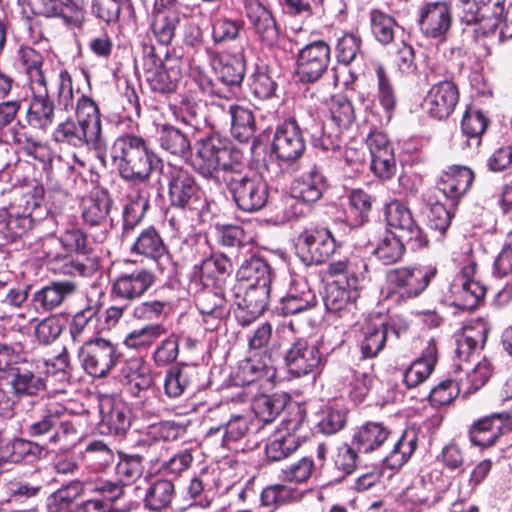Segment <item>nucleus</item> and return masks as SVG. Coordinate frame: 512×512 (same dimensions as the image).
Wrapping results in <instances>:
<instances>
[{
  "mask_svg": "<svg viewBox=\"0 0 512 512\" xmlns=\"http://www.w3.org/2000/svg\"><path fill=\"white\" fill-rule=\"evenodd\" d=\"M250 282L252 285H260L263 282L271 283L270 266L259 257H251L245 260L238 269L236 282Z\"/></svg>",
  "mask_w": 512,
  "mask_h": 512,
  "instance_id": "59",
  "label": "nucleus"
},
{
  "mask_svg": "<svg viewBox=\"0 0 512 512\" xmlns=\"http://www.w3.org/2000/svg\"><path fill=\"white\" fill-rule=\"evenodd\" d=\"M167 332L168 330L164 324L150 323L141 328L132 330L126 335L123 343L130 349L146 350L159 338L166 335Z\"/></svg>",
  "mask_w": 512,
  "mask_h": 512,
  "instance_id": "54",
  "label": "nucleus"
},
{
  "mask_svg": "<svg viewBox=\"0 0 512 512\" xmlns=\"http://www.w3.org/2000/svg\"><path fill=\"white\" fill-rule=\"evenodd\" d=\"M247 16L255 35L267 47H273L279 40L280 30L271 11L258 1L247 7Z\"/></svg>",
  "mask_w": 512,
  "mask_h": 512,
  "instance_id": "32",
  "label": "nucleus"
},
{
  "mask_svg": "<svg viewBox=\"0 0 512 512\" xmlns=\"http://www.w3.org/2000/svg\"><path fill=\"white\" fill-rule=\"evenodd\" d=\"M44 188L41 185L27 187L22 194L15 200V205L23 215L31 216L37 222L47 219V215L52 213L44 205Z\"/></svg>",
  "mask_w": 512,
  "mask_h": 512,
  "instance_id": "48",
  "label": "nucleus"
},
{
  "mask_svg": "<svg viewBox=\"0 0 512 512\" xmlns=\"http://www.w3.org/2000/svg\"><path fill=\"white\" fill-rule=\"evenodd\" d=\"M39 362L23 355L20 341H0V380H6L11 393L22 399L38 391L42 381L38 372Z\"/></svg>",
  "mask_w": 512,
  "mask_h": 512,
  "instance_id": "3",
  "label": "nucleus"
},
{
  "mask_svg": "<svg viewBox=\"0 0 512 512\" xmlns=\"http://www.w3.org/2000/svg\"><path fill=\"white\" fill-rule=\"evenodd\" d=\"M130 251L157 263L168 254L167 246L154 226H149L139 233Z\"/></svg>",
  "mask_w": 512,
  "mask_h": 512,
  "instance_id": "38",
  "label": "nucleus"
},
{
  "mask_svg": "<svg viewBox=\"0 0 512 512\" xmlns=\"http://www.w3.org/2000/svg\"><path fill=\"white\" fill-rule=\"evenodd\" d=\"M317 305L315 292L305 281H292L277 307L282 316L299 315Z\"/></svg>",
  "mask_w": 512,
  "mask_h": 512,
  "instance_id": "31",
  "label": "nucleus"
},
{
  "mask_svg": "<svg viewBox=\"0 0 512 512\" xmlns=\"http://www.w3.org/2000/svg\"><path fill=\"white\" fill-rule=\"evenodd\" d=\"M418 445V434L415 429H405L401 436L394 442L389 454L384 458L385 465L397 470L406 464Z\"/></svg>",
  "mask_w": 512,
  "mask_h": 512,
  "instance_id": "46",
  "label": "nucleus"
},
{
  "mask_svg": "<svg viewBox=\"0 0 512 512\" xmlns=\"http://www.w3.org/2000/svg\"><path fill=\"white\" fill-rule=\"evenodd\" d=\"M118 462L115 473L119 480L127 486L138 480L143 474V456L118 451Z\"/></svg>",
  "mask_w": 512,
  "mask_h": 512,
  "instance_id": "62",
  "label": "nucleus"
},
{
  "mask_svg": "<svg viewBox=\"0 0 512 512\" xmlns=\"http://www.w3.org/2000/svg\"><path fill=\"white\" fill-rule=\"evenodd\" d=\"M180 71L175 68H161L145 74L146 82L153 93L169 95L176 91L180 81Z\"/></svg>",
  "mask_w": 512,
  "mask_h": 512,
  "instance_id": "56",
  "label": "nucleus"
},
{
  "mask_svg": "<svg viewBox=\"0 0 512 512\" xmlns=\"http://www.w3.org/2000/svg\"><path fill=\"white\" fill-rule=\"evenodd\" d=\"M110 155L119 175L130 182L146 181L158 162L147 141L134 134H124L115 139Z\"/></svg>",
  "mask_w": 512,
  "mask_h": 512,
  "instance_id": "2",
  "label": "nucleus"
},
{
  "mask_svg": "<svg viewBox=\"0 0 512 512\" xmlns=\"http://www.w3.org/2000/svg\"><path fill=\"white\" fill-rule=\"evenodd\" d=\"M101 309L102 303L99 299L87 298L85 306L73 315L69 323V333L73 342L85 344L95 338Z\"/></svg>",
  "mask_w": 512,
  "mask_h": 512,
  "instance_id": "28",
  "label": "nucleus"
},
{
  "mask_svg": "<svg viewBox=\"0 0 512 512\" xmlns=\"http://www.w3.org/2000/svg\"><path fill=\"white\" fill-rule=\"evenodd\" d=\"M419 25L427 37L440 43L445 42L448 32V4L445 2L427 3L421 9Z\"/></svg>",
  "mask_w": 512,
  "mask_h": 512,
  "instance_id": "33",
  "label": "nucleus"
},
{
  "mask_svg": "<svg viewBox=\"0 0 512 512\" xmlns=\"http://www.w3.org/2000/svg\"><path fill=\"white\" fill-rule=\"evenodd\" d=\"M385 219L388 226L399 230V236L411 250L416 251L427 245L423 230L414 220L410 209L400 201L394 200L386 205Z\"/></svg>",
  "mask_w": 512,
  "mask_h": 512,
  "instance_id": "19",
  "label": "nucleus"
},
{
  "mask_svg": "<svg viewBox=\"0 0 512 512\" xmlns=\"http://www.w3.org/2000/svg\"><path fill=\"white\" fill-rule=\"evenodd\" d=\"M149 198L141 191L129 194L122 209V237H127L144 219Z\"/></svg>",
  "mask_w": 512,
  "mask_h": 512,
  "instance_id": "44",
  "label": "nucleus"
},
{
  "mask_svg": "<svg viewBox=\"0 0 512 512\" xmlns=\"http://www.w3.org/2000/svg\"><path fill=\"white\" fill-rule=\"evenodd\" d=\"M39 222L31 216L23 215L20 211L9 213L6 210L0 212V234L8 242H15L26 236L38 226Z\"/></svg>",
  "mask_w": 512,
  "mask_h": 512,
  "instance_id": "43",
  "label": "nucleus"
},
{
  "mask_svg": "<svg viewBox=\"0 0 512 512\" xmlns=\"http://www.w3.org/2000/svg\"><path fill=\"white\" fill-rule=\"evenodd\" d=\"M78 357L88 375L94 378H105L121 363L123 353L117 343L95 337L81 345Z\"/></svg>",
  "mask_w": 512,
  "mask_h": 512,
  "instance_id": "10",
  "label": "nucleus"
},
{
  "mask_svg": "<svg viewBox=\"0 0 512 512\" xmlns=\"http://www.w3.org/2000/svg\"><path fill=\"white\" fill-rule=\"evenodd\" d=\"M175 495V486L169 479H159L146 490L144 506L151 512H159L168 508Z\"/></svg>",
  "mask_w": 512,
  "mask_h": 512,
  "instance_id": "52",
  "label": "nucleus"
},
{
  "mask_svg": "<svg viewBox=\"0 0 512 512\" xmlns=\"http://www.w3.org/2000/svg\"><path fill=\"white\" fill-rule=\"evenodd\" d=\"M211 37L215 45H225L237 40L243 29L244 21L237 17L214 15L210 19Z\"/></svg>",
  "mask_w": 512,
  "mask_h": 512,
  "instance_id": "50",
  "label": "nucleus"
},
{
  "mask_svg": "<svg viewBox=\"0 0 512 512\" xmlns=\"http://www.w3.org/2000/svg\"><path fill=\"white\" fill-rule=\"evenodd\" d=\"M56 96L58 109L64 112L74 109L75 121L100 141L102 122L99 107L85 94H82L75 103L72 76L66 69L58 74Z\"/></svg>",
  "mask_w": 512,
  "mask_h": 512,
  "instance_id": "6",
  "label": "nucleus"
},
{
  "mask_svg": "<svg viewBox=\"0 0 512 512\" xmlns=\"http://www.w3.org/2000/svg\"><path fill=\"white\" fill-rule=\"evenodd\" d=\"M99 269V259L96 256L64 253L61 261L53 270L70 277H91Z\"/></svg>",
  "mask_w": 512,
  "mask_h": 512,
  "instance_id": "47",
  "label": "nucleus"
},
{
  "mask_svg": "<svg viewBox=\"0 0 512 512\" xmlns=\"http://www.w3.org/2000/svg\"><path fill=\"white\" fill-rule=\"evenodd\" d=\"M100 421L98 430L103 435L123 437L131 426V410L119 397L103 395L99 398Z\"/></svg>",
  "mask_w": 512,
  "mask_h": 512,
  "instance_id": "20",
  "label": "nucleus"
},
{
  "mask_svg": "<svg viewBox=\"0 0 512 512\" xmlns=\"http://www.w3.org/2000/svg\"><path fill=\"white\" fill-rule=\"evenodd\" d=\"M275 376L276 370L272 363L271 353L262 351L259 355L255 353L239 362L234 381L238 386H246L263 379L270 381Z\"/></svg>",
  "mask_w": 512,
  "mask_h": 512,
  "instance_id": "29",
  "label": "nucleus"
},
{
  "mask_svg": "<svg viewBox=\"0 0 512 512\" xmlns=\"http://www.w3.org/2000/svg\"><path fill=\"white\" fill-rule=\"evenodd\" d=\"M405 240L392 232H386L378 241L373 254L384 265H392L401 260L405 252Z\"/></svg>",
  "mask_w": 512,
  "mask_h": 512,
  "instance_id": "57",
  "label": "nucleus"
},
{
  "mask_svg": "<svg viewBox=\"0 0 512 512\" xmlns=\"http://www.w3.org/2000/svg\"><path fill=\"white\" fill-rule=\"evenodd\" d=\"M462 332L454 335V350L450 368L455 377L450 376V403L454 398H467L486 384L492 375V366L487 359L479 361L471 370L470 358L477 347L480 332L473 328L462 327Z\"/></svg>",
  "mask_w": 512,
  "mask_h": 512,
  "instance_id": "1",
  "label": "nucleus"
},
{
  "mask_svg": "<svg viewBox=\"0 0 512 512\" xmlns=\"http://www.w3.org/2000/svg\"><path fill=\"white\" fill-rule=\"evenodd\" d=\"M477 263L466 255L459 271L450 283V305L462 311H472L484 302L486 286L475 279Z\"/></svg>",
  "mask_w": 512,
  "mask_h": 512,
  "instance_id": "11",
  "label": "nucleus"
},
{
  "mask_svg": "<svg viewBox=\"0 0 512 512\" xmlns=\"http://www.w3.org/2000/svg\"><path fill=\"white\" fill-rule=\"evenodd\" d=\"M198 376L196 365L177 364L167 370L164 378V391L169 398L182 396L195 383Z\"/></svg>",
  "mask_w": 512,
  "mask_h": 512,
  "instance_id": "37",
  "label": "nucleus"
},
{
  "mask_svg": "<svg viewBox=\"0 0 512 512\" xmlns=\"http://www.w3.org/2000/svg\"><path fill=\"white\" fill-rule=\"evenodd\" d=\"M195 305L201 314L202 323L207 331L216 330L229 316L231 310L224 296L223 289L207 286H203L197 292Z\"/></svg>",
  "mask_w": 512,
  "mask_h": 512,
  "instance_id": "24",
  "label": "nucleus"
},
{
  "mask_svg": "<svg viewBox=\"0 0 512 512\" xmlns=\"http://www.w3.org/2000/svg\"><path fill=\"white\" fill-rule=\"evenodd\" d=\"M230 296L237 306L235 317L245 327L254 322L266 310L270 296V284L252 285L250 282H235Z\"/></svg>",
  "mask_w": 512,
  "mask_h": 512,
  "instance_id": "13",
  "label": "nucleus"
},
{
  "mask_svg": "<svg viewBox=\"0 0 512 512\" xmlns=\"http://www.w3.org/2000/svg\"><path fill=\"white\" fill-rule=\"evenodd\" d=\"M360 350L364 358H373L384 348L387 337V328L379 324H368L362 330Z\"/></svg>",
  "mask_w": 512,
  "mask_h": 512,
  "instance_id": "60",
  "label": "nucleus"
},
{
  "mask_svg": "<svg viewBox=\"0 0 512 512\" xmlns=\"http://www.w3.org/2000/svg\"><path fill=\"white\" fill-rule=\"evenodd\" d=\"M390 431L379 422H367L353 435L352 444L360 453L379 449L388 439Z\"/></svg>",
  "mask_w": 512,
  "mask_h": 512,
  "instance_id": "42",
  "label": "nucleus"
},
{
  "mask_svg": "<svg viewBox=\"0 0 512 512\" xmlns=\"http://www.w3.org/2000/svg\"><path fill=\"white\" fill-rule=\"evenodd\" d=\"M77 289L78 286L73 281H52L33 293L31 304L37 312H50L62 306Z\"/></svg>",
  "mask_w": 512,
  "mask_h": 512,
  "instance_id": "30",
  "label": "nucleus"
},
{
  "mask_svg": "<svg viewBox=\"0 0 512 512\" xmlns=\"http://www.w3.org/2000/svg\"><path fill=\"white\" fill-rule=\"evenodd\" d=\"M158 142L166 152L187 159L191 155V141L187 132L172 125H163L158 130Z\"/></svg>",
  "mask_w": 512,
  "mask_h": 512,
  "instance_id": "45",
  "label": "nucleus"
},
{
  "mask_svg": "<svg viewBox=\"0 0 512 512\" xmlns=\"http://www.w3.org/2000/svg\"><path fill=\"white\" fill-rule=\"evenodd\" d=\"M331 48L324 40H316L302 47L296 56L295 76L300 83L314 84L327 72Z\"/></svg>",
  "mask_w": 512,
  "mask_h": 512,
  "instance_id": "16",
  "label": "nucleus"
},
{
  "mask_svg": "<svg viewBox=\"0 0 512 512\" xmlns=\"http://www.w3.org/2000/svg\"><path fill=\"white\" fill-rule=\"evenodd\" d=\"M250 419L245 415H232L230 419L219 426H212L206 432V438L226 449H232L233 444L243 439L249 431Z\"/></svg>",
  "mask_w": 512,
  "mask_h": 512,
  "instance_id": "36",
  "label": "nucleus"
},
{
  "mask_svg": "<svg viewBox=\"0 0 512 512\" xmlns=\"http://www.w3.org/2000/svg\"><path fill=\"white\" fill-rule=\"evenodd\" d=\"M52 138L57 143L67 144L76 148L85 145H96L100 142L92 133L88 132L71 117L60 122L55 127Z\"/></svg>",
  "mask_w": 512,
  "mask_h": 512,
  "instance_id": "39",
  "label": "nucleus"
},
{
  "mask_svg": "<svg viewBox=\"0 0 512 512\" xmlns=\"http://www.w3.org/2000/svg\"><path fill=\"white\" fill-rule=\"evenodd\" d=\"M134 264V261H126L127 267L114 278L113 297L131 302L143 296L154 284L155 274L143 267H132Z\"/></svg>",
  "mask_w": 512,
  "mask_h": 512,
  "instance_id": "18",
  "label": "nucleus"
},
{
  "mask_svg": "<svg viewBox=\"0 0 512 512\" xmlns=\"http://www.w3.org/2000/svg\"><path fill=\"white\" fill-rule=\"evenodd\" d=\"M232 272L230 260L223 254H213L194 266V273L203 286L223 289Z\"/></svg>",
  "mask_w": 512,
  "mask_h": 512,
  "instance_id": "34",
  "label": "nucleus"
},
{
  "mask_svg": "<svg viewBox=\"0 0 512 512\" xmlns=\"http://www.w3.org/2000/svg\"><path fill=\"white\" fill-rule=\"evenodd\" d=\"M330 122L322 125L315 114L313 146L323 151H336L342 144V134L354 123L356 116L354 106L345 97H335L329 104Z\"/></svg>",
  "mask_w": 512,
  "mask_h": 512,
  "instance_id": "7",
  "label": "nucleus"
},
{
  "mask_svg": "<svg viewBox=\"0 0 512 512\" xmlns=\"http://www.w3.org/2000/svg\"><path fill=\"white\" fill-rule=\"evenodd\" d=\"M447 173L443 174L436 181L434 187L429 188L423 195V199L428 207L427 221L429 228L435 233L438 241L443 242L448 229V201L447 194Z\"/></svg>",
  "mask_w": 512,
  "mask_h": 512,
  "instance_id": "21",
  "label": "nucleus"
},
{
  "mask_svg": "<svg viewBox=\"0 0 512 512\" xmlns=\"http://www.w3.org/2000/svg\"><path fill=\"white\" fill-rule=\"evenodd\" d=\"M179 22L177 10L154 11L151 30L160 45L168 46L172 42Z\"/></svg>",
  "mask_w": 512,
  "mask_h": 512,
  "instance_id": "53",
  "label": "nucleus"
},
{
  "mask_svg": "<svg viewBox=\"0 0 512 512\" xmlns=\"http://www.w3.org/2000/svg\"><path fill=\"white\" fill-rule=\"evenodd\" d=\"M45 454V448L31 440L16 438L9 445V460L12 463H33Z\"/></svg>",
  "mask_w": 512,
  "mask_h": 512,
  "instance_id": "63",
  "label": "nucleus"
},
{
  "mask_svg": "<svg viewBox=\"0 0 512 512\" xmlns=\"http://www.w3.org/2000/svg\"><path fill=\"white\" fill-rule=\"evenodd\" d=\"M327 358L318 342L296 338L287 349L284 362L288 372L296 377L317 374L325 366Z\"/></svg>",
  "mask_w": 512,
  "mask_h": 512,
  "instance_id": "17",
  "label": "nucleus"
},
{
  "mask_svg": "<svg viewBox=\"0 0 512 512\" xmlns=\"http://www.w3.org/2000/svg\"><path fill=\"white\" fill-rule=\"evenodd\" d=\"M509 433V424H505L501 413H493L476 421L470 428L471 442L482 448L493 446L498 439Z\"/></svg>",
  "mask_w": 512,
  "mask_h": 512,
  "instance_id": "35",
  "label": "nucleus"
},
{
  "mask_svg": "<svg viewBox=\"0 0 512 512\" xmlns=\"http://www.w3.org/2000/svg\"><path fill=\"white\" fill-rule=\"evenodd\" d=\"M228 129L239 142H248L254 137L256 130L253 112L246 107L235 104Z\"/></svg>",
  "mask_w": 512,
  "mask_h": 512,
  "instance_id": "55",
  "label": "nucleus"
},
{
  "mask_svg": "<svg viewBox=\"0 0 512 512\" xmlns=\"http://www.w3.org/2000/svg\"><path fill=\"white\" fill-rule=\"evenodd\" d=\"M30 88L32 96L26 111V121L32 128L46 130L54 122L57 103L50 96L48 84Z\"/></svg>",
  "mask_w": 512,
  "mask_h": 512,
  "instance_id": "27",
  "label": "nucleus"
},
{
  "mask_svg": "<svg viewBox=\"0 0 512 512\" xmlns=\"http://www.w3.org/2000/svg\"><path fill=\"white\" fill-rule=\"evenodd\" d=\"M506 0H459L455 13L461 23L479 24L482 35L493 33L500 24Z\"/></svg>",
  "mask_w": 512,
  "mask_h": 512,
  "instance_id": "15",
  "label": "nucleus"
},
{
  "mask_svg": "<svg viewBox=\"0 0 512 512\" xmlns=\"http://www.w3.org/2000/svg\"><path fill=\"white\" fill-rule=\"evenodd\" d=\"M347 198L346 222L354 228L363 226L369 221L373 197L362 189H352Z\"/></svg>",
  "mask_w": 512,
  "mask_h": 512,
  "instance_id": "49",
  "label": "nucleus"
},
{
  "mask_svg": "<svg viewBox=\"0 0 512 512\" xmlns=\"http://www.w3.org/2000/svg\"><path fill=\"white\" fill-rule=\"evenodd\" d=\"M17 61L28 76L30 87L48 84L42 69L43 55L29 46H23L18 50Z\"/></svg>",
  "mask_w": 512,
  "mask_h": 512,
  "instance_id": "51",
  "label": "nucleus"
},
{
  "mask_svg": "<svg viewBox=\"0 0 512 512\" xmlns=\"http://www.w3.org/2000/svg\"><path fill=\"white\" fill-rule=\"evenodd\" d=\"M377 94L376 98L385 112V121L389 123L397 105L395 89L387 76L383 66L376 68Z\"/></svg>",
  "mask_w": 512,
  "mask_h": 512,
  "instance_id": "61",
  "label": "nucleus"
},
{
  "mask_svg": "<svg viewBox=\"0 0 512 512\" xmlns=\"http://www.w3.org/2000/svg\"><path fill=\"white\" fill-rule=\"evenodd\" d=\"M222 180L240 210L256 212L266 205L269 187L260 174L238 164L223 174Z\"/></svg>",
  "mask_w": 512,
  "mask_h": 512,
  "instance_id": "5",
  "label": "nucleus"
},
{
  "mask_svg": "<svg viewBox=\"0 0 512 512\" xmlns=\"http://www.w3.org/2000/svg\"><path fill=\"white\" fill-rule=\"evenodd\" d=\"M358 297L357 288L345 283L342 279H337L327 283L323 301L329 313L351 322L357 311Z\"/></svg>",
  "mask_w": 512,
  "mask_h": 512,
  "instance_id": "23",
  "label": "nucleus"
},
{
  "mask_svg": "<svg viewBox=\"0 0 512 512\" xmlns=\"http://www.w3.org/2000/svg\"><path fill=\"white\" fill-rule=\"evenodd\" d=\"M113 200L105 189L92 192L82 201V220L89 227H100L101 232L95 237L96 241L103 242L107 238L108 230L113 226V220L109 221Z\"/></svg>",
  "mask_w": 512,
  "mask_h": 512,
  "instance_id": "22",
  "label": "nucleus"
},
{
  "mask_svg": "<svg viewBox=\"0 0 512 512\" xmlns=\"http://www.w3.org/2000/svg\"><path fill=\"white\" fill-rule=\"evenodd\" d=\"M313 131H316L315 113L310 110L296 111L276 127L271 145L272 153L284 164L294 165L306 150L303 132L309 134L313 141Z\"/></svg>",
  "mask_w": 512,
  "mask_h": 512,
  "instance_id": "4",
  "label": "nucleus"
},
{
  "mask_svg": "<svg viewBox=\"0 0 512 512\" xmlns=\"http://www.w3.org/2000/svg\"><path fill=\"white\" fill-rule=\"evenodd\" d=\"M340 244L326 227H313L302 231L297 237L296 255L306 266L325 263Z\"/></svg>",
  "mask_w": 512,
  "mask_h": 512,
  "instance_id": "14",
  "label": "nucleus"
},
{
  "mask_svg": "<svg viewBox=\"0 0 512 512\" xmlns=\"http://www.w3.org/2000/svg\"><path fill=\"white\" fill-rule=\"evenodd\" d=\"M31 361H38V372L42 381L41 387L37 392L30 393L26 397H31L34 401L32 404H38L41 396L47 393V376L57 377L60 382H67L69 379V362L67 356L59 355L53 360H46L44 358L31 357Z\"/></svg>",
  "mask_w": 512,
  "mask_h": 512,
  "instance_id": "40",
  "label": "nucleus"
},
{
  "mask_svg": "<svg viewBox=\"0 0 512 512\" xmlns=\"http://www.w3.org/2000/svg\"><path fill=\"white\" fill-rule=\"evenodd\" d=\"M371 32L375 39L382 45H388L395 39L396 33L401 27L389 14L373 9L369 14Z\"/></svg>",
  "mask_w": 512,
  "mask_h": 512,
  "instance_id": "58",
  "label": "nucleus"
},
{
  "mask_svg": "<svg viewBox=\"0 0 512 512\" xmlns=\"http://www.w3.org/2000/svg\"><path fill=\"white\" fill-rule=\"evenodd\" d=\"M475 179L472 169L467 166L454 165L450 167V201L456 206L471 188Z\"/></svg>",
  "mask_w": 512,
  "mask_h": 512,
  "instance_id": "64",
  "label": "nucleus"
},
{
  "mask_svg": "<svg viewBox=\"0 0 512 512\" xmlns=\"http://www.w3.org/2000/svg\"><path fill=\"white\" fill-rule=\"evenodd\" d=\"M33 401L31 397L18 399L19 410L27 417L23 419L25 433L31 438L46 437L50 443H58L56 425L63 405L56 401H45V396L39 398L38 404H32Z\"/></svg>",
  "mask_w": 512,
  "mask_h": 512,
  "instance_id": "9",
  "label": "nucleus"
},
{
  "mask_svg": "<svg viewBox=\"0 0 512 512\" xmlns=\"http://www.w3.org/2000/svg\"><path fill=\"white\" fill-rule=\"evenodd\" d=\"M231 153L227 140L217 134L209 135L198 141L193 168L207 179L214 178L218 171L226 174L238 165L231 162Z\"/></svg>",
  "mask_w": 512,
  "mask_h": 512,
  "instance_id": "12",
  "label": "nucleus"
},
{
  "mask_svg": "<svg viewBox=\"0 0 512 512\" xmlns=\"http://www.w3.org/2000/svg\"><path fill=\"white\" fill-rule=\"evenodd\" d=\"M292 484L283 482L265 487L260 495L262 505L277 508L301 502L306 492Z\"/></svg>",
  "mask_w": 512,
  "mask_h": 512,
  "instance_id": "41",
  "label": "nucleus"
},
{
  "mask_svg": "<svg viewBox=\"0 0 512 512\" xmlns=\"http://www.w3.org/2000/svg\"><path fill=\"white\" fill-rule=\"evenodd\" d=\"M290 188L293 195L300 198L303 204L313 205L319 201L329 188L323 165L320 162L312 164L292 182Z\"/></svg>",
  "mask_w": 512,
  "mask_h": 512,
  "instance_id": "26",
  "label": "nucleus"
},
{
  "mask_svg": "<svg viewBox=\"0 0 512 512\" xmlns=\"http://www.w3.org/2000/svg\"><path fill=\"white\" fill-rule=\"evenodd\" d=\"M168 196L170 205L189 212L192 217H203L210 210V203L194 176L181 167L168 172Z\"/></svg>",
  "mask_w": 512,
  "mask_h": 512,
  "instance_id": "8",
  "label": "nucleus"
},
{
  "mask_svg": "<svg viewBox=\"0 0 512 512\" xmlns=\"http://www.w3.org/2000/svg\"><path fill=\"white\" fill-rule=\"evenodd\" d=\"M436 274L435 267H429L426 271L420 268L402 267L390 271L388 280L401 297L413 298L426 289Z\"/></svg>",
  "mask_w": 512,
  "mask_h": 512,
  "instance_id": "25",
  "label": "nucleus"
}]
</instances>
